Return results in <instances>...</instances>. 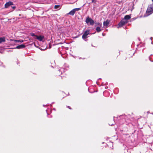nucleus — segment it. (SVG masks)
I'll list each match as a JSON object with an SVG mask.
<instances>
[{"instance_id":"f257e3e1","label":"nucleus","mask_w":153,"mask_h":153,"mask_svg":"<svg viewBox=\"0 0 153 153\" xmlns=\"http://www.w3.org/2000/svg\"><path fill=\"white\" fill-rule=\"evenodd\" d=\"M131 18L130 16L129 15H126L123 19L122 20L121 22L118 24L117 28H119L122 27L125 24L127 23L128 22V20Z\"/></svg>"},{"instance_id":"f03ea898","label":"nucleus","mask_w":153,"mask_h":153,"mask_svg":"<svg viewBox=\"0 0 153 153\" xmlns=\"http://www.w3.org/2000/svg\"><path fill=\"white\" fill-rule=\"evenodd\" d=\"M152 11H153V4L148 7L146 12L147 15L146 16H148L151 14Z\"/></svg>"},{"instance_id":"7ed1b4c3","label":"nucleus","mask_w":153,"mask_h":153,"mask_svg":"<svg viewBox=\"0 0 153 153\" xmlns=\"http://www.w3.org/2000/svg\"><path fill=\"white\" fill-rule=\"evenodd\" d=\"M85 22L87 24L89 23L91 25H93L94 23V20L91 18L89 17L86 18L85 20Z\"/></svg>"},{"instance_id":"20e7f679","label":"nucleus","mask_w":153,"mask_h":153,"mask_svg":"<svg viewBox=\"0 0 153 153\" xmlns=\"http://www.w3.org/2000/svg\"><path fill=\"white\" fill-rule=\"evenodd\" d=\"M79 10V8L74 9L72 10H71V11H70L69 13L68 14L71 15L72 16H73L74 15V14L76 11H77Z\"/></svg>"},{"instance_id":"39448f33","label":"nucleus","mask_w":153,"mask_h":153,"mask_svg":"<svg viewBox=\"0 0 153 153\" xmlns=\"http://www.w3.org/2000/svg\"><path fill=\"white\" fill-rule=\"evenodd\" d=\"M90 31L89 30H87L85 31L82 36V38L83 39H85L87 38V36L89 33Z\"/></svg>"},{"instance_id":"423d86ee","label":"nucleus","mask_w":153,"mask_h":153,"mask_svg":"<svg viewBox=\"0 0 153 153\" xmlns=\"http://www.w3.org/2000/svg\"><path fill=\"white\" fill-rule=\"evenodd\" d=\"M13 5V3L12 1H9L7 2L4 5V7L5 8H7L10 6Z\"/></svg>"},{"instance_id":"0eeeda50","label":"nucleus","mask_w":153,"mask_h":153,"mask_svg":"<svg viewBox=\"0 0 153 153\" xmlns=\"http://www.w3.org/2000/svg\"><path fill=\"white\" fill-rule=\"evenodd\" d=\"M35 39H36L39 41H42L43 39L44 38V36H36V38H35Z\"/></svg>"},{"instance_id":"6e6552de","label":"nucleus","mask_w":153,"mask_h":153,"mask_svg":"<svg viewBox=\"0 0 153 153\" xmlns=\"http://www.w3.org/2000/svg\"><path fill=\"white\" fill-rule=\"evenodd\" d=\"M110 21L108 20H107L106 21L103 22V25L105 27H107L109 24Z\"/></svg>"},{"instance_id":"1a4fd4ad","label":"nucleus","mask_w":153,"mask_h":153,"mask_svg":"<svg viewBox=\"0 0 153 153\" xmlns=\"http://www.w3.org/2000/svg\"><path fill=\"white\" fill-rule=\"evenodd\" d=\"M25 46L24 45L22 44L21 45H19L18 46H17L15 48L16 49H21V48H23L25 47Z\"/></svg>"},{"instance_id":"9d476101","label":"nucleus","mask_w":153,"mask_h":153,"mask_svg":"<svg viewBox=\"0 0 153 153\" xmlns=\"http://www.w3.org/2000/svg\"><path fill=\"white\" fill-rule=\"evenodd\" d=\"M5 41V39L4 37L0 38V43Z\"/></svg>"},{"instance_id":"9b49d317","label":"nucleus","mask_w":153,"mask_h":153,"mask_svg":"<svg viewBox=\"0 0 153 153\" xmlns=\"http://www.w3.org/2000/svg\"><path fill=\"white\" fill-rule=\"evenodd\" d=\"M100 27H97L96 28V30L97 32H99L101 30Z\"/></svg>"},{"instance_id":"f8f14e48","label":"nucleus","mask_w":153,"mask_h":153,"mask_svg":"<svg viewBox=\"0 0 153 153\" xmlns=\"http://www.w3.org/2000/svg\"><path fill=\"white\" fill-rule=\"evenodd\" d=\"M96 24L97 25H98L99 27H101L102 26V24H100L99 22L96 23Z\"/></svg>"},{"instance_id":"ddd939ff","label":"nucleus","mask_w":153,"mask_h":153,"mask_svg":"<svg viewBox=\"0 0 153 153\" xmlns=\"http://www.w3.org/2000/svg\"><path fill=\"white\" fill-rule=\"evenodd\" d=\"M59 7V5H55L54 6V8L56 9H58Z\"/></svg>"},{"instance_id":"4468645a","label":"nucleus","mask_w":153,"mask_h":153,"mask_svg":"<svg viewBox=\"0 0 153 153\" xmlns=\"http://www.w3.org/2000/svg\"><path fill=\"white\" fill-rule=\"evenodd\" d=\"M30 35L32 36H34V38H36V36H37V35H35L34 33H30Z\"/></svg>"},{"instance_id":"2eb2a0df","label":"nucleus","mask_w":153,"mask_h":153,"mask_svg":"<svg viewBox=\"0 0 153 153\" xmlns=\"http://www.w3.org/2000/svg\"><path fill=\"white\" fill-rule=\"evenodd\" d=\"M13 41L16 42H20V40H14Z\"/></svg>"},{"instance_id":"dca6fc26","label":"nucleus","mask_w":153,"mask_h":153,"mask_svg":"<svg viewBox=\"0 0 153 153\" xmlns=\"http://www.w3.org/2000/svg\"><path fill=\"white\" fill-rule=\"evenodd\" d=\"M96 0H92V2L95 3Z\"/></svg>"},{"instance_id":"f3484780","label":"nucleus","mask_w":153,"mask_h":153,"mask_svg":"<svg viewBox=\"0 0 153 153\" xmlns=\"http://www.w3.org/2000/svg\"><path fill=\"white\" fill-rule=\"evenodd\" d=\"M23 42V40H20V42Z\"/></svg>"},{"instance_id":"a211bd4d","label":"nucleus","mask_w":153,"mask_h":153,"mask_svg":"<svg viewBox=\"0 0 153 153\" xmlns=\"http://www.w3.org/2000/svg\"><path fill=\"white\" fill-rule=\"evenodd\" d=\"M15 8V7H13V9H14Z\"/></svg>"},{"instance_id":"6ab92c4d","label":"nucleus","mask_w":153,"mask_h":153,"mask_svg":"<svg viewBox=\"0 0 153 153\" xmlns=\"http://www.w3.org/2000/svg\"><path fill=\"white\" fill-rule=\"evenodd\" d=\"M67 107H68V108H69L71 109V108H70L69 106H67Z\"/></svg>"},{"instance_id":"aec40b11","label":"nucleus","mask_w":153,"mask_h":153,"mask_svg":"<svg viewBox=\"0 0 153 153\" xmlns=\"http://www.w3.org/2000/svg\"><path fill=\"white\" fill-rule=\"evenodd\" d=\"M152 1H153V0H152Z\"/></svg>"}]
</instances>
